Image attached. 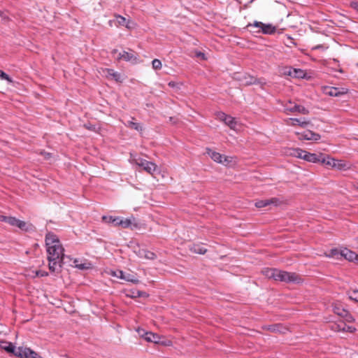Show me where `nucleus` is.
<instances>
[{
    "label": "nucleus",
    "mask_w": 358,
    "mask_h": 358,
    "mask_svg": "<svg viewBox=\"0 0 358 358\" xmlns=\"http://www.w3.org/2000/svg\"><path fill=\"white\" fill-rule=\"evenodd\" d=\"M136 331L138 333L140 336L147 342H152L156 344H161L164 346H171L173 345V342L171 340H162L164 338L163 336L152 331H145L144 329L141 328H138Z\"/></svg>",
    "instance_id": "3"
},
{
    "label": "nucleus",
    "mask_w": 358,
    "mask_h": 358,
    "mask_svg": "<svg viewBox=\"0 0 358 358\" xmlns=\"http://www.w3.org/2000/svg\"><path fill=\"white\" fill-rule=\"evenodd\" d=\"M122 280H124L125 281H127V282H132L134 284H138L139 282V280L136 277V275H131V274H127L126 275L124 273L123 274Z\"/></svg>",
    "instance_id": "28"
},
{
    "label": "nucleus",
    "mask_w": 358,
    "mask_h": 358,
    "mask_svg": "<svg viewBox=\"0 0 358 358\" xmlns=\"http://www.w3.org/2000/svg\"><path fill=\"white\" fill-rule=\"evenodd\" d=\"M248 28H250L251 32L255 34H273L276 31V27L271 24H265L262 22L255 21L247 25Z\"/></svg>",
    "instance_id": "4"
},
{
    "label": "nucleus",
    "mask_w": 358,
    "mask_h": 358,
    "mask_svg": "<svg viewBox=\"0 0 358 358\" xmlns=\"http://www.w3.org/2000/svg\"><path fill=\"white\" fill-rule=\"evenodd\" d=\"M341 255L345 259L358 264V254L348 248H344L340 252Z\"/></svg>",
    "instance_id": "20"
},
{
    "label": "nucleus",
    "mask_w": 358,
    "mask_h": 358,
    "mask_svg": "<svg viewBox=\"0 0 358 358\" xmlns=\"http://www.w3.org/2000/svg\"><path fill=\"white\" fill-rule=\"evenodd\" d=\"M348 93V90L342 88L341 90L337 87H330L329 90L327 92L331 96H339Z\"/></svg>",
    "instance_id": "23"
},
{
    "label": "nucleus",
    "mask_w": 358,
    "mask_h": 358,
    "mask_svg": "<svg viewBox=\"0 0 358 358\" xmlns=\"http://www.w3.org/2000/svg\"><path fill=\"white\" fill-rule=\"evenodd\" d=\"M280 204V200L276 197H273V198H271L269 199L257 201L255 203V206L257 208H262L266 207L269 205H274V206H277Z\"/></svg>",
    "instance_id": "16"
},
{
    "label": "nucleus",
    "mask_w": 358,
    "mask_h": 358,
    "mask_svg": "<svg viewBox=\"0 0 358 358\" xmlns=\"http://www.w3.org/2000/svg\"><path fill=\"white\" fill-rule=\"evenodd\" d=\"M285 74L295 78H306L307 73L306 71L301 69H295L289 67L287 71H285Z\"/></svg>",
    "instance_id": "19"
},
{
    "label": "nucleus",
    "mask_w": 358,
    "mask_h": 358,
    "mask_svg": "<svg viewBox=\"0 0 358 358\" xmlns=\"http://www.w3.org/2000/svg\"><path fill=\"white\" fill-rule=\"evenodd\" d=\"M357 189H358V184H357Z\"/></svg>",
    "instance_id": "52"
},
{
    "label": "nucleus",
    "mask_w": 358,
    "mask_h": 358,
    "mask_svg": "<svg viewBox=\"0 0 358 358\" xmlns=\"http://www.w3.org/2000/svg\"><path fill=\"white\" fill-rule=\"evenodd\" d=\"M152 66L155 70H160L162 67V64L159 59H155L152 62Z\"/></svg>",
    "instance_id": "34"
},
{
    "label": "nucleus",
    "mask_w": 358,
    "mask_h": 358,
    "mask_svg": "<svg viewBox=\"0 0 358 358\" xmlns=\"http://www.w3.org/2000/svg\"><path fill=\"white\" fill-rule=\"evenodd\" d=\"M206 152L210 158L215 162L223 164H228L232 162L233 157L221 155L220 153L213 151L210 148L206 149Z\"/></svg>",
    "instance_id": "8"
},
{
    "label": "nucleus",
    "mask_w": 358,
    "mask_h": 358,
    "mask_svg": "<svg viewBox=\"0 0 358 358\" xmlns=\"http://www.w3.org/2000/svg\"><path fill=\"white\" fill-rule=\"evenodd\" d=\"M144 295L145 293L138 290H129L128 291V293L126 294V296L130 298H136Z\"/></svg>",
    "instance_id": "29"
},
{
    "label": "nucleus",
    "mask_w": 358,
    "mask_h": 358,
    "mask_svg": "<svg viewBox=\"0 0 358 358\" xmlns=\"http://www.w3.org/2000/svg\"><path fill=\"white\" fill-rule=\"evenodd\" d=\"M357 66H358V64H357Z\"/></svg>",
    "instance_id": "53"
},
{
    "label": "nucleus",
    "mask_w": 358,
    "mask_h": 358,
    "mask_svg": "<svg viewBox=\"0 0 358 358\" xmlns=\"http://www.w3.org/2000/svg\"><path fill=\"white\" fill-rule=\"evenodd\" d=\"M10 219V216H5L0 215V222H7L8 223Z\"/></svg>",
    "instance_id": "43"
},
{
    "label": "nucleus",
    "mask_w": 358,
    "mask_h": 358,
    "mask_svg": "<svg viewBox=\"0 0 358 358\" xmlns=\"http://www.w3.org/2000/svg\"><path fill=\"white\" fill-rule=\"evenodd\" d=\"M0 78L3 80H7L9 83L13 82L12 79L9 77V76L1 70H0Z\"/></svg>",
    "instance_id": "39"
},
{
    "label": "nucleus",
    "mask_w": 358,
    "mask_h": 358,
    "mask_svg": "<svg viewBox=\"0 0 358 358\" xmlns=\"http://www.w3.org/2000/svg\"><path fill=\"white\" fill-rule=\"evenodd\" d=\"M139 256L150 260H153L157 257L155 252L146 250H142V252H140Z\"/></svg>",
    "instance_id": "27"
},
{
    "label": "nucleus",
    "mask_w": 358,
    "mask_h": 358,
    "mask_svg": "<svg viewBox=\"0 0 358 358\" xmlns=\"http://www.w3.org/2000/svg\"><path fill=\"white\" fill-rule=\"evenodd\" d=\"M292 107H293V102H292L291 101H289L285 103L284 108H292Z\"/></svg>",
    "instance_id": "48"
},
{
    "label": "nucleus",
    "mask_w": 358,
    "mask_h": 358,
    "mask_svg": "<svg viewBox=\"0 0 358 358\" xmlns=\"http://www.w3.org/2000/svg\"><path fill=\"white\" fill-rule=\"evenodd\" d=\"M108 273L113 276V277H115V278H117L119 279H122L123 278V274H124V272L121 270H116V271H114V270H110Z\"/></svg>",
    "instance_id": "30"
},
{
    "label": "nucleus",
    "mask_w": 358,
    "mask_h": 358,
    "mask_svg": "<svg viewBox=\"0 0 358 358\" xmlns=\"http://www.w3.org/2000/svg\"><path fill=\"white\" fill-rule=\"evenodd\" d=\"M295 135L299 141H318L321 138L320 134L311 130H306L302 132L296 131Z\"/></svg>",
    "instance_id": "9"
},
{
    "label": "nucleus",
    "mask_w": 358,
    "mask_h": 358,
    "mask_svg": "<svg viewBox=\"0 0 358 358\" xmlns=\"http://www.w3.org/2000/svg\"><path fill=\"white\" fill-rule=\"evenodd\" d=\"M103 71L107 73L106 77L108 78L113 79L117 83H122L124 79L120 73L115 71L112 69H105Z\"/></svg>",
    "instance_id": "21"
},
{
    "label": "nucleus",
    "mask_w": 358,
    "mask_h": 358,
    "mask_svg": "<svg viewBox=\"0 0 358 358\" xmlns=\"http://www.w3.org/2000/svg\"><path fill=\"white\" fill-rule=\"evenodd\" d=\"M331 330L336 332H347L353 334L357 331V329L354 326L348 325L344 322H338L334 323L331 327Z\"/></svg>",
    "instance_id": "11"
},
{
    "label": "nucleus",
    "mask_w": 358,
    "mask_h": 358,
    "mask_svg": "<svg viewBox=\"0 0 358 358\" xmlns=\"http://www.w3.org/2000/svg\"><path fill=\"white\" fill-rule=\"evenodd\" d=\"M304 151L305 150L299 148H286L285 149V154L287 156L302 159Z\"/></svg>",
    "instance_id": "18"
},
{
    "label": "nucleus",
    "mask_w": 358,
    "mask_h": 358,
    "mask_svg": "<svg viewBox=\"0 0 358 358\" xmlns=\"http://www.w3.org/2000/svg\"><path fill=\"white\" fill-rule=\"evenodd\" d=\"M309 110L306 108L305 106L299 105L296 107V114H301V115H308Z\"/></svg>",
    "instance_id": "31"
},
{
    "label": "nucleus",
    "mask_w": 358,
    "mask_h": 358,
    "mask_svg": "<svg viewBox=\"0 0 358 358\" xmlns=\"http://www.w3.org/2000/svg\"><path fill=\"white\" fill-rule=\"evenodd\" d=\"M332 309L335 314L343 317L345 322L348 323H353L355 322V317L346 308L343 302L336 301L332 303Z\"/></svg>",
    "instance_id": "5"
},
{
    "label": "nucleus",
    "mask_w": 358,
    "mask_h": 358,
    "mask_svg": "<svg viewBox=\"0 0 358 358\" xmlns=\"http://www.w3.org/2000/svg\"><path fill=\"white\" fill-rule=\"evenodd\" d=\"M111 24H112V21L110 20V21H109V24L111 25Z\"/></svg>",
    "instance_id": "51"
},
{
    "label": "nucleus",
    "mask_w": 358,
    "mask_h": 358,
    "mask_svg": "<svg viewBox=\"0 0 358 358\" xmlns=\"http://www.w3.org/2000/svg\"><path fill=\"white\" fill-rule=\"evenodd\" d=\"M134 58V55L131 52L123 51L122 52H120L119 54V56L117 58V59L118 61L123 59L126 62H129V61H131Z\"/></svg>",
    "instance_id": "26"
},
{
    "label": "nucleus",
    "mask_w": 358,
    "mask_h": 358,
    "mask_svg": "<svg viewBox=\"0 0 358 358\" xmlns=\"http://www.w3.org/2000/svg\"><path fill=\"white\" fill-rule=\"evenodd\" d=\"M114 17L117 20L119 25H124L126 23V18L120 15L115 14Z\"/></svg>",
    "instance_id": "37"
},
{
    "label": "nucleus",
    "mask_w": 358,
    "mask_h": 358,
    "mask_svg": "<svg viewBox=\"0 0 358 358\" xmlns=\"http://www.w3.org/2000/svg\"><path fill=\"white\" fill-rule=\"evenodd\" d=\"M17 348L11 343H9L7 346L4 347L7 352L13 353L15 356H17Z\"/></svg>",
    "instance_id": "35"
},
{
    "label": "nucleus",
    "mask_w": 358,
    "mask_h": 358,
    "mask_svg": "<svg viewBox=\"0 0 358 358\" xmlns=\"http://www.w3.org/2000/svg\"><path fill=\"white\" fill-rule=\"evenodd\" d=\"M8 224L13 227H17L22 230L27 231V223L15 217L10 216Z\"/></svg>",
    "instance_id": "22"
},
{
    "label": "nucleus",
    "mask_w": 358,
    "mask_h": 358,
    "mask_svg": "<svg viewBox=\"0 0 358 358\" xmlns=\"http://www.w3.org/2000/svg\"><path fill=\"white\" fill-rule=\"evenodd\" d=\"M78 262V260L77 259H75L74 260V263L76 264L75 266L76 268H78L80 269H85V268H87L88 266H86L85 264H77Z\"/></svg>",
    "instance_id": "40"
},
{
    "label": "nucleus",
    "mask_w": 358,
    "mask_h": 358,
    "mask_svg": "<svg viewBox=\"0 0 358 358\" xmlns=\"http://www.w3.org/2000/svg\"><path fill=\"white\" fill-rule=\"evenodd\" d=\"M216 116L219 120L224 122V124H227L231 129H236L237 122L235 117L221 111L217 112L216 113Z\"/></svg>",
    "instance_id": "10"
},
{
    "label": "nucleus",
    "mask_w": 358,
    "mask_h": 358,
    "mask_svg": "<svg viewBox=\"0 0 358 358\" xmlns=\"http://www.w3.org/2000/svg\"><path fill=\"white\" fill-rule=\"evenodd\" d=\"M321 163L340 171L350 169V165L345 161L336 159L330 155H323Z\"/></svg>",
    "instance_id": "6"
},
{
    "label": "nucleus",
    "mask_w": 358,
    "mask_h": 358,
    "mask_svg": "<svg viewBox=\"0 0 358 358\" xmlns=\"http://www.w3.org/2000/svg\"><path fill=\"white\" fill-rule=\"evenodd\" d=\"M128 127L136 130V131H142V126L140 123L135 122L134 121H129L128 122Z\"/></svg>",
    "instance_id": "33"
},
{
    "label": "nucleus",
    "mask_w": 358,
    "mask_h": 358,
    "mask_svg": "<svg viewBox=\"0 0 358 358\" xmlns=\"http://www.w3.org/2000/svg\"><path fill=\"white\" fill-rule=\"evenodd\" d=\"M117 227H121L123 229L131 228L132 227L137 228L138 227V224L136 222V220L134 217L126 219L120 217Z\"/></svg>",
    "instance_id": "17"
},
{
    "label": "nucleus",
    "mask_w": 358,
    "mask_h": 358,
    "mask_svg": "<svg viewBox=\"0 0 358 358\" xmlns=\"http://www.w3.org/2000/svg\"><path fill=\"white\" fill-rule=\"evenodd\" d=\"M41 154L44 155L45 158H50L52 156L51 153L46 152H41Z\"/></svg>",
    "instance_id": "49"
},
{
    "label": "nucleus",
    "mask_w": 358,
    "mask_h": 358,
    "mask_svg": "<svg viewBox=\"0 0 358 358\" xmlns=\"http://www.w3.org/2000/svg\"><path fill=\"white\" fill-rule=\"evenodd\" d=\"M348 294L350 300L358 302V290L350 291Z\"/></svg>",
    "instance_id": "32"
},
{
    "label": "nucleus",
    "mask_w": 358,
    "mask_h": 358,
    "mask_svg": "<svg viewBox=\"0 0 358 358\" xmlns=\"http://www.w3.org/2000/svg\"><path fill=\"white\" fill-rule=\"evenodd\" d=\"M262 273L268 279H272L275 281L287 283H301L303 282L301 276L296 273L282 271L274 268H266L262 271Z\"/></svg>",
    "instance_id": "2"
},
{
    "label": "nucleus",
    "mask_w": 358,
    "mask_h": 358,
    "mask_svg": "<svg viewBox=\"0 0 358 358\" xmlns=\"http://www.w3.org/2000/svg\"><path fill=\"white\" fill-rule=\"evenodd\" d=\"M17 357L20 358H42L35 351L26 347H18L17 348Z\"/></svg>",
    "instance_id": "12"
},
{
    "label": "nucleus",
    "mask_w": 358,
    "mask_h": 358,
    "mask_svg": "<svg viewBox=\"0 0 358 358\" xmlns=\"http://www.w3.org/2000/svg\"><path fill=\"white\" fill-rule=\"evenodd\" d=\"M119 217H113L111 215H103L102 217V220L108 224H113L114 226L117 227V223L119 222Z\"/></svg>",
    "instance_id": "25"
},
{
    "label": "nucleus",
    "mask_w": 358,
    "mask_h": 358,
    "mask_svg": "<svg viewBox=\"0 0 358 358\" xmlns=\"http://www.w3.org/2000/svg\"><path fill=\"white\" fill-rule=\"evenodd\" d=\"M189 250L198 255H204L207 252V249L203 248L201 243L194 244Z\"/></svg>",
    "instance_id": "24"
},
{
    "label": "nucleus",
    "mask_w": 358,
    "mask_h": 358,
    "mask_svg": "<svg viewBox=\"0 0 358 358\" xmlns=\"http://www.w3.org/2000/svg\"><path fill=\"white\" fill-rule=\"evenodd\" d=\"M10 219V216H5L0 215V222H7L8 223Z\"/></svg>",
    "instance_id": "44"
},
{
    "label": "nucleus",
    "mask_w": 358,
    "mask_h": 358,
    "mask_svg": "<svg viewBox=\"0 0 358 358\" xmlns=\"http://www.w3.org/2000/svg\"><path fill=\"white\" fill-rule=\"evenodd\" d=\"M168 85L172 88H174V87H178V83H176L175 81H170L169 83H168Z\"/></svg>",
    "instance_id": "47"
},
{
    "label": "nucleus",
    "mask_w": 358,
    "mask_h": 358,
    "mask_svg": "<svg viewBox=\"0 0 358 358\" xmlns=\"http://www.w3.org/2000/svg\"><path fill=\"white\" fill-rule=\"evenodd\" d=\"M351 8L358 11V1H352L350 3Z\"/></svg>",
    "instance_id": "45"
},
{
    "label": "nucleus",
    "mask_w": 358,
    "mask_h": 358,
    "mask_svg": "<svg viewBox=\"0 0 358 358\" xmlns=\"http://www.w3.org/2000/svg\"><path fill=\"white\" fill-rule=\"evenodd\" d=\"M117 52V50L115 49V50H113L112 51V53H113V54H115V53H116Z\"/></svg>",
    "instance_id": "50"
},
{
    "label": "nucleus",
    "mask_w": 358,
    "mask_h": 358,
    "mask_svg": "<svg viewBox=\"0 0 358 358\" xmlns=\"http://www.w3.org/2000/svg\"><path fill=\"white\" fill-rule=\"evenodd\" d=\"M338 254V250L336 248L331 249L330 251V255H327V257H331L335 256Z\"/></svg>",
    "instance_id": "41"
},
{
    "label": "nucleus",
    "mask_w": 358,
    "mask_h": 358,
    "mask_svg": "<svg viewBox=\"0 0 358 358\" xmlns=\"http://www.w3.org/2000/svg\"><path fill=\"white\" fill-rule=\"evenodd\" d=\"M263 330L268 331L273 333L285 334L289 331V329L284 327L281 324H275L271 325H264L262 327Z\"/></svg>",
    "instance_id": "14"
},
{
    "label": "nucleus",
    "mask_w": 358,
    "mask_h": 358,
    "mask_svg": "<svg viewBox=\"0 0 358 358\" xmlns=\"http://www.w3.org/2000/svg\"><path fill=\"white\" fill-rule=\"evenodd\" d=\"M136 164L150 174H153L157 169V166L155 163L143 159H139V161L136 160Z\"/></svg>",
    "instance_id": "13"
},
{
    "label": "nucleus",
    "mask_w": 358,
    "mask_h": 358,
    "mask_svg": "<svg viewBox=\"0 0 358 358\" xmlns=\"http://www.w3.org/2000/svg\"><path fill=\"white\" fill-rule=\"evenodd\" d=\"M45 248L48 268L51 272L61 269L64 258V248L58 236L52 231L45 235Z\"/></svg>",
    "instance_id": "1"
},
{
    "label": "nucleus",
    "mask_w": 358,
    "mask_h": 358,
    "mask_svg": "<svg viewBox=\"0 0 358 358\" xmlns=\"http://www.w3.org/2000/svg\"><path fill=\"white\" fill-rule=\"evenodd\" d=\"M285 122L288 126L299 127L301 128H306L312 124L310 120L306 117H290L286 119Z\"/></svg>",
    "instance_id": "7"
},
{
    "label": "nucleus",
    "mask_w": 358,
    "mask_h": 358,
    "mask_svg": "<svg viewBox=\"0 0 358 358\" xmlns=\"http://www.w3.org/2000/svg\"><path fill=\"white\" fill-rule=\"evenodd\" d=\"M323 157L322 153H320L319 155H317L315 153H311L306 150L304 151V153L303 155V158L306 162H311V163H319L322 162V158Z\"/></svg>",
    "instance_id": "15"
},
{
    "label": "nucleus",
    "mask_w": 358,
    "mask_h": 358,
    "mask_svg": "<svg viewBox=\"0 0 358 358\" xmlns=\"http://www.w3.org/2000/svg\"><path fill=\"white\" fill-rule=\"evenodd\" d=\"M124 25L128 29H131L136 26V24L131 21H128Z\"/></svg>",
    "instance_id": "42"
},
{
    "label": "nucleus",
    "mask_w": 358,
    "mask_h": 358,
    "mask_svg": "<svg viewBox=\"0 0 358 358\" xmlns=\"http://www.w3.org/2000/svg\"><path fill=\"white\" fill-rule=\"evenodd\" d=\"M196 56L197 57H201V59H203V60L206 59V57L205 56V54L203 52H197L196 53Z\"/></svg>",
    "instance_id": "46"
},
{
    "label": "nucleus",
    "mask_w": 358,
    "mask_h": 358,
    "mask_svg": "<svg viewBox=\"0 0 358 358\" xmlns=\"http://www.w3.org/2000/svg\"><path fill=\"white\" fill-rule=\"evenodd\" d=\"M48 273L45 271H36L34 272V275H32L33 278H35V277H45V276H48Z\"/></svg>",
    "instance_id": "38"
},
{
    "label": "nucleus",
    "mask_w": 358,
    "mask_h": 358,
    "mask_svg": "<svg viewBox=\"0 0 358 358\" xmlns=\"http://www.w3.org/2000/svg\"><path fill=\"white\" fill-rule=\"evenodd\" d=\"M298 104L295 103H293V107L292 108H285V112L286 114L289 115V114H296V107H297Z\"/></svg>",
    "instance_id": "36"
}]
</instances>
